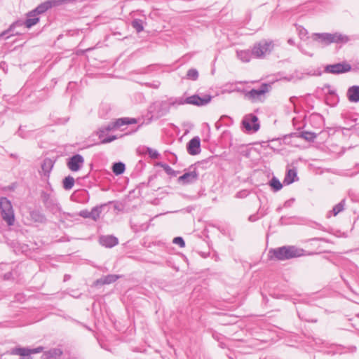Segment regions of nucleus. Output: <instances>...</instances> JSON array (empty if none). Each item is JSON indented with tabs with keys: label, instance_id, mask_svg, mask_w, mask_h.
<instances>
[{
	"label": "nucleus",
	"instance_id": "obj_1",
	"mask_svg": "<svg viewBox=\"0 0 359 359\" xmlns=\"http://www.w3.org/2000/svg\"><path fill=\"white\" fill-rule=\"evenodd\" d=\"M303 252V249L294 245H285L269 250V257L271 259H276L279 261H284L301 257L304 255Z\"/></svg>",
	"mask_w": 359,
	"mask_h": 359
},
{
	"label": "nucleus",
	"instance_id": "obj_2",
	"mask_svg": "<svg viewBox=\"0 0 359 359\" xmlns=\"http://www.w3.org/2000/svg\"><path fill=\"white\" fill-rule=\"evenodd\" d=\"M313 41L325 46L332 43H345L348 41L347 36L340 33H314L312 35Z\"/></svg>",
	"mask_w": 359,
	"mask_h": 359
},
{
	"label": "nucleus",
	"instance_id": "obj_3",
	"mask_svg": "<svg viewBox=\"0 0 359 359\" xmlns=\"http://www.w3.org/2000/svg\"><path fill=\"white\" fill-rule=\"evenodd\" d=\"M41 197L43 202L47 208L50 209L53 214H59L58 217L60 218V222H63V220L67 219L68 217H72L74 216L72 214L62 211L61 207L58 204L57 200L50 194L43 192Z\"/></svg>",
	"mask_w": 359,
	"mask_h": 359
},
{
	"label": "nucleus",
	"instance_id": "obj_4",
	"mask_svg": "<svg viewBox=\"0 0 359 359\" xmlns=\"http://www.w3.org/2000/svg\"><path fill=\"white\" fill-rule=\"evenodd\" d=\"M275 44L271 40H262L256 43L252 49V54L256 58H264L273 50Z\"/></svg>",
	"mask_w": 359,
	"mask_h": 359
},
{
	"label": "nucleus",
	"instance_id": "obj_5",
	"mask_svg": "<svg viewBox=\"0 0 359 359\" xmlns=\"http://www.w3.org/2000/svg\"><path fill=\"white\" fill-rule=\"evenodd\" d=\"M0 209L3 219L8 226L14 224L15 215L11 202L6 197L0 198Z\"/></svg>",
	"mask_w": 359,
	"mask_h": 359
},
{
	"label": "nucleus",
	"instance_id": "obj_6",
	"mask_svg": "<svg viewBox=\"0 0 359 359\" xmlns=\"http://www.w3.org/2000/svg\"><path fill=\"white\" fill-rule=\"evenodd\" d=\"M137 123V120L135 118H120L116 119L115 121L109 123L106 127L101 128L99 130V137L101 138L106 132L111 131L116 129H121L123 130V128H121L122 126L129 124H134Z\"/></svg>",
	"mask_w": 359,
	"mask_h": 359
},
{
	"label": "nucleus",
	"instance_id": "obj_7",
	"mask_svg": "<svg viewBox=\"0 0 359 359\" xmlns=\"http://www.w3.org/2000/svg\"><path fill=\"white\" fill-rule=\"evenodd\" d=\"M351 65L344 61L339 63L328 65L325 67V72L332 74H339L348 72L351 70Z\"/></svg>",
	"mask_w": 359,
	"mask_h": 359
},
{
	"label": "nucleus",
	"instance_id": "obj_8",
	"mask_svg": "<svg viewBox=\"0 0 359 359\" xmlns=\"http://www.w3.org/2000/svg\"><path fill=\"white\" fill-rule=\"evenodd\" d=\"M198 175L199 173L196 168L194 167V165H191L189 171L185 172L184 174L177 179V182L183 185L193 184L198 180Z\"/></svg>",
	"mask_w": 359,
	"mask_h": 359
},
{
	"label": "nucleus",
	"instance_id": "obj_9",
	"mask_svg": "<svg viewBox=\"0 0 359 359\" xmlns=\"http://www.w3.org/2000/svg\"><path fill=\"white\" fill-rule=\"evenodd\" d=\"M242 125L248 133L257 132L259 128L258 118L252 114H248L243 118Z\"/></svg>",
	"mask_w": 359,
	"mask_h": 359
},
{
	"label": "nucleus",
	"instance_id": "obj_10",
	"mask_svg": "<svg viewBox=\"0 0 359 359\" xmlns=\"http://www.w3.org/2000/svg\"><path fill=\"white\" fill-rule=\"evenodd\" d=\"M62 3V0H47L40 4L36 8L32 10V13L39 15L44 13L53 6L60 5Z\"/></svg>",
	"mask_w": 359,
	"mask_h": 359
},
{
	"label": "nucleus",
	"instance_id": "obj_11",
	"mask_svg": "<svg viewBox=\"0 0 359 359\" xmlns=\"http://www.w3.org/2000/svg\"><path fill=\"white\" fill-rule=\"evenodd\" d=\"M83 163V157L80 154H75L68 159L67 165L70 170L76 172L81 169Z\"/></svg>",
	"mask_w": 359,
	"mask_h": 359
},
{
	"label": "nucleus",
	"instance_id": "obj_12",
	"mask_svg": "<svg viewBox=\"0 0 359 359\" xmlns=\"http://www.w3.org/2000/svg\"><path fill=\"white\" fill-rule=\"evenodd\" d=\"M268 91V86L266 84H263L258 89H252L250 91H248L245 93V97L250 100L253 102L259 100L260 97Z\"/></svg>",
	"mask_w": 359,
	"mask_h": 359
},
{
	"label": "nucleus",
	"instance_id": "obj_13",
	"mask_svg": "<svg viewBox=\"0 0 359 359\" xmlns=\"http://www.w3.org/2000/svg\"><path fill=\"white\" fill-rule=\"evenodd\" d=\"M22 26H25V20H19L15 21L10 25V27L8 29L2 32L0 34V39H2L4 37H5V39H8L10 37V36L20 34V32H15V28L20 27Z\"/></svg>",
	"mask_w": 359,
	"mask_h": 359
},
{
	"label": "nucleus",
	"instance_id": "obj_14",
	"mask_svg": "<svg viewBox=\"0 0 359 359\" xmlns=\"http://www.w3.org/2000/svg\"><path fill=\"white\" fill-rule=\"evenodd\" d=\"M211 100V96L205 95L203 97L197 95H194L187 97L186 103L191 104L197 106H203L210 102Z\"/></svg>",
	"mask_w": 359,
	"mask_h": 359
},
{
	"label": "nucleus",
	"instance_id": "obj_15",
	"mask_svg": "<svg viewBox=\"0 0 359 359\" xmlns=\"http://www.w3.org/2000/svg\"><path fill=\"white\" fill-rule=\"evenodd\" d=\"M187 151L191 155H196L201 152V140L198 137L192 138L187 144Z\"/></svg>",
	"mask_w": 359,
	"mask_h": 359
},
{
	"label": "nucleus",
	"instance_id": "obj_16",
	"mask_svg": "<svg viewBox=\"0 0 359 359\" xmlns=\"http://www.w3.org/2000/svg\"><path fill=\"white\" fill-rule=\"evenodd\" d=\"M172 103L168 101H161L154 103V108L158 116H163L168 113Z\"/></svg>",
	"mask_w": 359,
	"mask_h": 359
},
{
	"label": "nucleus",
	"instance_id": "obj_17",
	"mask_svg": "<svg viewBox=\"0 0 359 359\" xmlns=\"http://www.w3.org/2000/svg\"><path fill=\"white\" fill-rule=\"evenodd\" d=\"M100 243L106 248H112L118 243V238L114 236H102L100 237Z\"/></svg>",
	"mask_w": 359,
	"mask_h": 359
},
{
	"label": "nucleus",
	"instance_id": "obj_18",
	"mask_svg": "<svg viewBox=\"0 0 359 359\" xmlns=\"http://www.w3.org/2000/svg\"><path fill=\"white\" fill-rule=\"evenodd\" d=\"M62 351L58 348H53L48 351H44L41 359H60L62 355Z\"/></svg>",
	"mask_w": 359,
	"mask_h": 359
},
{
	"label": "nucleus",
	"instance_id": "obj_19",
	"mask_svg": "<svg viewBox=\"0 0 359 359\" xmlns=\"http://www.w3.org/2000/svg\"><path fill=\"white\" fill-rule=\"evenodd\" d=\"M120 278L119 276L115 274H109L107 276H104L101 277L100 278L96 280L94 283L95 285H102L107 284H111L114 283Z\"/></svg>",
	"mask_w": 359,
	"mask_h": 359
},
{
	"label": "nucleus",
	"instance_id": "obj_20",
	"mask_svg": "<svg viewBox=\"0 0 359 359\" xmlns=\"http://www.w3.org/2000/svg\"><path fill=\"white\" fill-rule=\"evenodd\" d=\"M346 95L350 102H359V86H353L350 87L347 90Z\"/></svg>",
	"mask_w": 359,
	"mask_h": 359
},
{
	"label": "nucleus",
	"instance_id": "obj_21",
	"mask_svg": "<svg viewBox=\"0 0 359 359\" xmlns=\"http://www.w3.org/2000/svg\"><path fill=\"white\" fill-rule=\"evenodd\" d=\"M27 19L25 20V26L29 29L39 22V17L32 13V11L27 13Z\"/></svg>",
	"mask_w": 359,
	"mask_h": 359
},
{
	"label": "nucleus",
	"instance_id": "obj_22",
	"mask_svg": "<svg viewBox=\"0 0 359 359\" xmlns=\"http://www.w3.org/2000/svg\"><path fill=\"white\" fill-rule=\"evenodd\" d=\"M236 55L238 58L243 62H250L251 57L253 56L252 50H237Z\"/></svg>",
	"mask_w": 359,
	"mask_h": 359
},
{
	"label": "nucleus",
	"instance_id": "obj_23",
	"mask_svg": "<svg viewBox=\"0 0 359 359\" xmlns=\"http://www.w3.org/2000/svg\"><path fill=\"white\" fill-rule=\"evenodd\" d=\"M54 165L53 161L50 158H45L41 165V169L45 175H48Z\"/></svg>",
	"mask_w": 359,
	"mask_h": 359
},
{
	"label": "nucleus",
	"instance_id": "obj_24",
	"mask_svg": "<svg viewBox=\"0 0 359 359\" xmlns=\"http://www.w3.org/2000/svg\"><path fill=\"white\" fill-rule=\"evenodd\" d=\"M297 177V171L294 169L288 170L285 177L284 179V183L287 184H290L295 181V177Z\"/></svg>",
	"mask_w": 359,
	"mask_h": 359
},
{
	"label": "nucleus",
	"instance_id": "obj_25",
	"mask_svg": "<svg viewBox=\"0 0 359 359\" xmlns=\"http://www.w3.org/2000/svg\"><path fill=\"white\" fill-rule=\"evenodd\" d=\"M32 219L36 222L43 223L46 221L45 216L38 210H33L30 212Z\"/></svg>",
	"mask_w": 359,
	"mask_h": 359
},
{
	"label": "nucleus",
	"instance_id": "obj_26",
	"mask_svg": "<svg viewBox=\"0 0 359 359\" xmlns=\"http://www.w3.org/2000/svg\"><path fill=\"white\" fill-rule=\"evenodd\" d=\"M125 168V164L122 162L114 163L112 166L113 172L116 175L123 174Z\"/></svg>",
	"mask_w": 359,
	"mask_h": 359
},
{
	"label": "nucleus",
	"instance_id": "obj_27",
	"mask_svg": "<svg viewBox=\"0 0 359 359\" xmlns=\"http://www.w3.org/2000/svg\"><path fill=\"white\" fill-rule=\"evenodd\" d=\"M297 137H300L309 142H313L314 140L316 138L317 135L314 133L304 131L298 133Z\"/></svg>",
	"mask_w": 359,
	"mask_h": 359
},
{
	"label": "nucleus",
	"instance_id": "obj_28",
	"mask_svg": "<svg viewBox=\"0 0 359 359\" xmlns=\"http://www.w3.org/2000/svg\"><path fill=\"white\" fill-rule=\"evenodd\" d=\"M104 206V205H97V206L94 207L91 210L90 214H91L92 219H93L94 221H97L100 218V214L102 212V208Z\"/></svg>",
	"mask_w": 359,
	"mask_h": 359
},
{
	"label": "nucleus",
	"instance_id": "obj_29",
	"mask_svg": "<svg viewBox=\"0 0 359 359\" xmlns=\"http://www.w3.org/2000/svg\"><path fill=\"white\" fill-rule=\"evenodd\" d=\"M43 346H38L34 348H27V349H20L18 352V353H22L23 355H27L28 353L32 354H36L43 352Z\"/></svg>",
	"mask_w": 359,
	"mask_h": 359
},
{
	"label": "nucleus",
	"instance_id": "obj_30",
	"mask_svg": "<svg viewBox=\"0 0 359 359\" xmlns=\"http://www.w3.org/2000/svg\"><path fill=\"white\" fill-rule=\"evenodd\" d=\"M158 165L163 169V170L168 175L171 176L176 177L180 171L174 170L170 165L165 163H159Z\"/></svg>",
	"mask_w": 359,
	"mask_h": 359
},
{
	"label": "nucleus",
	"instance_id": "obj_31",
	"mask_svg": "<svg viewBox=\"0 0 359 359\" xmlns=\"http://www.w3.org/2000/svg\"><path fill=\"white\" fill-rule=\"evenodd\" d=\"M345 202H346L345 199L341 200L338 204H337L336 205L334 206V208H332V211H330V212H332L334 216L337 215L339 212H341L344 210V206H345Z\"/></svg>",
	"mask_w": 359,
	"mask_h": 359
},
{
	"label": "nucleus",
	"instance_id": "obj_32",
	"mask_svg": "<svg viewBox=\"0 0 359 359\" xmlns=\"http://www.w3.org/2000/svg\"><path fill=\"white\" fill-rule=\"evenodd\" d=\"M74 184V179L71 176L66 177L63 180V187L66 190L71 189Z\"/></svg>",
	"mask_w": 359,
	"mask_h": 359
},
{
	"label": "nucleus",
	"instance_id": "obj_33",
	"mask_svg": "<svg viewBox=\"0 0 359 359\" xmlns=\"http://www.w3.org/2000/svg\"><path fill=\"white\" fill-rule=\"evenodd\" d=\"M131 25L137 31V33H140L144 29L142 20L140 19L133 20L131 22Z\"/></svg>",
	"mask_w": 359,
	"mask_h": 359
},
{
	"label": "nucleus",
	"instance_id": "obj_34",
	"mask_svg": "<svg viewBox=\"0 0 359 359\" xmlns=\"http://www.w3.org/2000/svg\"><path fill=\"white\" fill-rule=\"evenodd\" d=\"M270 186L275 191L280 190L283 187V185L280 183V182L276 177H273L271 179V180L270 181Z\"/></svg>",
	"mask_w": 359,
	"mask_h": 359
},
{
	"label": "nucleus",
	"instance_id": "obj_35",
	"mask_svg": "<svg viewBox=\"0 0 359 359\" xmlns=\"http://www.w3.org/2000/svg\"><path fill=\"white\" fill-rule=\"evenodd\" d=\"M20 349H27V347L15 348L12 350L11 353L13 355L22 356V358L21 359H33L32 357L31 356L32 353H28L27 355H23L22 353H18V352Z\"/></svg>",
	"mask_w": 359,
	"mask_h": 359
},
{
	"label": "nucleus",
	"instance_id": "obj_36",
	"mask_svg": "<svg viewBox=\"0 0 359 359\" xmlns=\"http://www.w3.org/2000/svg\"><path fill=\"white\" fill-rule=\"evenodd\" d=\"M198 77V72L196 69H190L187 73V78L193 81H196Z\"/></svg>",
	"mask_w": 359,
	"mask_h": 359
},
{
	"label": "nucleus",
	"instance_id": "obj_37",
	"mask_svg": "<svg viewBox=\"0 0 359 359\" xmlns=\"http://www.w3.org/2000/svg\"><path fill=\"white\" fill-rule=\"evenodd\" d=\"M297 31L298 32L299 37L302 39L306 37L308 34L307 30L301 25L297 26Z\"/></svg>",
	"mask_w": 359,
	"mask_h": 359
},
{
	"label": "nucleus",
	"instance_id": "obj_38",
	"mask_svg": "<svg viewBox=\"0 0 359 359\" xmlns=\"http://www.w3.org/2000/svg\"><path fill=\"white\" fill-rule=\"evenodd\" d=\"M147 154L151 158H154V159L157 158L159 156V154L158 153V151L156 150H154L151 148H147Z\"/></svg>",
	"mask_w": 359,
	"mask_h": 359
},
{
	"label": "nucleus",
	"instance_id": "obj_39",
	"mask_svg": "<svg viewBox=\"0 0 359 359\" xmlns=\"http://www.w3.org/2000/svg\"><path fill=\"white\" fill-rule=\"evenodd\" d=\"M173 243L180 245L181 248L185 246L184 241L182 237H175L173 239Z\"/></svg>",
	"mask_w": 359,
	"mask_h": 359
},
{
	"label": "nucleus",
	"instance_id": "obj_40",
	"mask_svg": "<svg viewBox=\"0 0 359 359\" xmlns=\"http://www.w3.org/2000/svg\"><path fill=\"white\" fill-rule=\"evenodd\" d=\"M78 215H79L80 217H83V218H90L91 219L90 211H88V210H81L79 212Z\"/></svg>",
	"mask_w": 359,
	"mask_h": 359
},
{
	"label": "nucleus",
	"instance_id": "obj_41",
	"mask_svg": "<svg viewBox=\"0 0 359 359\" xmlns=\"http://www.w3.org/2000/svg\"><path fill=\"white\" fill-rule=\"evenodd\" d=\"M116 139H117V136L111 135V136H109V137H108L107 138H104L102 140H101V144L109 143V142H111L112 141H114V140H115Z\"/></svg>",
	"mask_w": 359,
	"mask_h": 359
},
{
	"label": "nucleus",
	"instance_id": "obj_42",
	"mask_svg": "<svg viewBox=\"0 0 359 359\" xmlns=\"http://www.w3.org/2000/svg\"><path fill=\"white\" fill-rule=\"evenodd\" d=\"M18 134L20 137H22L23 138L25 137V136L22 135V126H20V128H19Z\"/></svg>",
	"mask_w": 359,
	"mask_h": 359
},
{
	"label": "nucleus",
	"instance_id": "obj_43",
	"mask_svg": "<svg viewBox=\"0 0 359 359\" xmlns=\"http://www.w3.org/2000/svg\"><path fill=\"white\" fill-rule=\"evenodd\" d=\"M293 200H290V201H287L285 203V206H290L291 205V203H292Z\"/></svg>",
	"mask_w": 359,
	"mask_h": 359
},
{
	"label": "nucleus",
	"instance_id": "obj_44",
	"mask_svg": "<svg viewBox=\"0 0 359 359\" xmlns=\"http://www.w3.org/2000/svg\"><path fill=\"white\" fill-rule=\"evenodd\" d=\"M287 43L290 45H294V41L292 39H289L287 40Z\"/></svg>",
	"mask_w": 359,
	"mask_h": 359
},
{
	"label": "nucleus",
	"instance_id": "obj_45",
	"mask_svg": "<svg viewBox=\"0 0 359 359\" xmlns=\"http://www.w3.org/2000/svg\"><path fill=\"white\" fill-rule=\"evenodd\" d=\"M138 128H139V127H137L136 129H135V130H133L132 132L126 133V135L131 134L132 133H134V132L137 131V129H138Z\"/></svg>",
	"mask_w": 359,
	"mask_h": 359
},
{
	"label": "nucleus",
	"instance_id": "obj_46",
	"mask_svg": "<svg viewBox=\"0 0 359 359\" xmlns=\"http://www.w3.org/2000/svg\"><path fill=\"white\" fill-rule=\"evenodd\" d=\"M249 219H250V221H255V219H254V216H250V217H249Z\"/></svg>",
	"mask_w": 359,
	"mask_h": 359
}]
</instances>
